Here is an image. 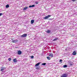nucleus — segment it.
I'll return each instance as SVG.
<instances>
[{
    "label": "nucleus",
    "instance_id": "nucleus-12",
    "mask_svg": "<svg viewBox=\"0 0 77 77\" xmlns=\"http://www.w3.org/2000/svg\"><path fill=\"white\" fill-rule=\"evenodd\" d=\"M34 22V20H32L31 21V24H33Z\"/></svg>",
    "mask_w": 77,
    "mask_h": 77
},
{
    "label": "nucleus",
    "instance_id": "nucleus-17",
    "mask_svg": "<svg viewBox=\"0 0 77 77\" xmlns=\"http://www.w3.org/2000/svg\"><path fill=\"white\" fill-rule=\"evenodd\" d=\"M9 5L8 4L6 6V8H9Z\"/></svg>",
    "mask_w": 77,
    "mask_h": 77
},
{
    "label": "nucleus",
    "instance_id": "nucleus-4",
    "mask_svg": "<svg viewBox=\"0 0 77 77\" xmlns=\"http://www.w3.org/2000/svg\"><path fill=\"white\" fill-rule=\"evenodd\" d=\"M17 54L19 55H20V54H22V52H21V51L20 50L18 51H17Z\"/></svg>",
    "mask_w": 77,
    "mask_h": 77
},
{
    "label": "nucleus",
    "instance_id": "nucleus-7",
    "mask_svg": "<svg viewBox=\"0 0 77 77\" xmlns=\"http://www.w3.org/2000/svg\"><path fill=\"white\" fill-rule=\"evenodd\" d=\"M13 61L14 63H17V59H16V58L14 59Z\"/></svg>",
    "mask_w": 77,
    "mask_h": 77
},
{
    "label": "nucleus",
    "instance_id": "nucleus-5",
    "mask_svg": "<svg viewBox=\"0 0 77 77\" xmlns=\"http://www.w3.org/2000/svg\"><path fill=\"white\" fill-rule=\"evenodd\" d=\"M18 40H14L12 41V42L13 43H16V42H18Z\"/></svg>",
    "mask_w": 77,
    "mask_h": 77
},
{
    "label": "nucleus",
    "instance_id": "nucleus-1",
    "mask_svg": "<svg viewBox=\"0 0 77 77\" xmlns=\"http://www.w3.org/2000/svg\"><path fill=\"white\" fill-rule=\"evenodd\" d=\"M50 17H51V15H48L47 16H46L45 17H44L43 19L44 20H47V19L49 18H50Z\"/></svg>",
    "mask_w": 77,
    "mask_h": 77
},
{
    "label": "nucleus",
    "instance_id": "nucleus-22",
    "mask_svg": "<svg viewBox=\"0 0 77 77\" xmlns=\"http://www.w3.org/2000/svg\"><path fill=\"white\" fill-rule=\"evenodd\" d=\"M62 62V59H60V62Z\"/></svg>",
    "mask_w": 77,
    "mask_h": 77
},
{
    "label": "nucleus",
    "instance_id": "nucleus-18",
    "mask_svg": "<svg viewBox=\"0 0 77 77\" xmlns=\"http://www.w3.org/2000/svg\"><path fill=\"white\" fill-rule=\"evenodd\" d=\"M63 68H66L67 66L66 65H64L63 66Z\"/></svg>",
    "mask_w": 77,
    "mask_h": 77
},
{
    "label": "nucleus",
    "instance_id": "nucleus-15",
    "mask_svg": "<svg viewBox=\"0 0 77 77\" xmlns=\"http://www.w3.org/2000/svg\"><path fill=\"white\" fill-rule=\"evenodd\" d=\"M39 64H40V63H38L35 64V66H39Z\"/></svg>",
    "mask_w": 77,
    "mask_h": 77
},
{
    "label": "nucleus",
    "instance_id": "nucleus-26",
    "mask_svg": "<svg viewBox=\"0 0 77 77\" xmlns=\"http://www.w3.org/2000/svg\"><path fill=\"white\" fill-rule=\"evenodd\" d=\"M2 15V13H0V16Z\"/></svg>",
    "mask_w": 77,
    "mask_h": 77
},
{
    "label": "nucleus",
    "instance_id": "nucleus-14",
    "mask_svg": "<svg viewBox=\"0 0 77 77\" xmlns=\"http://www.w3.org/2000/svg\"><path fill=\"white\" fill-rule=\"evenodd\" d=\"M35 5H29V8H32L33 7H35Z\"/></svg>",
    "mask_w": 77,
    "mask_h": 77
},
{
    "label": "nucleus",
    "instance_id": "nucleus-13",
    "mask_svg": "<svg viewBox=\"0 0 77 77\" xmlns=\"http://www.w3.org/2000/svg\"><path fill=\"white\" fill-rule=\"evenodd\" d=\"M57 39H58V38H57V37H56L55 38L54 40H53V41H57Z\"/></svg>",
    "mask_w": 77,
    "mask_h": 77
},
{
    "label": "nucleus",
    "instance_id": "nucleus-27",
    "mask_svg": "<svg viewBox=\"0 0 77 77\" xmlns=\"http://www.w3.org/2000/svg\"><path fill=\"white\" fill-rule=\"evenodd\" d=\"M36 4H38V2H36Z\"/></svg>",
    "mask_w": 77,
    "mask_h": 77
},
{
    "label": "nucleus",
    "instance_id": "nucleus-23",
    "mask_svg": "<svg viewBox=\"0 0 77 77\" xmlns=\"http://www.w3.org/2000/svg\"><path fill=\"white\" fill-rule=\"evenodd\" d=\"M36 69H39V67H37Z\"/></svg>",
    "mask_w": 77,
    "mask_h": 77
},
{
    "label": "nucleus",
    "instance_id": "nucleus-3",
    "mask_svg": "<svg viewBox=\"0 0 77 77\" xmlns=\"http://www.w3.org/2000/svg\"><path fill=\"white\" fill-rule=\"evenodd\" d=\"M27 34H24L23 35H21V38H25V37H26V36H27Z\"/></svg>",
    "mask_w": 77,
    "mask_h": 77
},
{
    "label": "nucleus",
    "instance_id": "nucleus-20",
    "mask_svg": "<svg viewBox=\"0 0 77 77\" xmlns=\"http://www.w3.org/2000/svg\"><path fill=\"white\" fill-rule=\"evenodd\" d=\"M8 61H11V58H9L8 59Z\"/></svg>",
    "mask_w": 77,
    "mask_h": 77
},
{
    "label": "nucleus",
    "instance_id": "nucleus-24",
    "mask_svg": "<svg viewBox=\"0 0 77 77\" xmlns=\"http://www.w3.org/2000/svg\"><path fill=\"white\" fill-rule=\"evenodd\" d=\"M72 2H75L76 1V0H72Z\"/></svg>",
    "mask_w": 77,
    "mask_h": 77
},
{
    "label": "nucleus",
    "instance_id": "nucleus-11",
    "mask_svg": "<svg viewBox=\"0 0 77 77\" xmlns=\"http://www.w3.org/2000/svg\"><path fill=\"white\" fill-rule=\"evenodd\" d=\"M49 56H50L51 57H53V54L52 53L50 54H49Z\"/></svg>",
    "mask_w": 77,
    "mask_h": 77
},
{
    "label": "nucleus",
    "instance_id": "nucleus-16",
    "mask_svg": "<svg viewBox=\"0 0 77 77\" xmlns=\"http://www.w3.org/2000/svg\"><path fill=\"white\" fill-rule=\"evenodd\" d=\"M47 58L49 60H51V58H50V57H47Z\"/></svg>",
    "mask_w": 77,
    "mask_h": 77
},
{
    "label": "nucleus",
    "instance_id": "nucleus-6",
    "mask_svg": "<svg viewBox=\"0 0 77 77\" xmlns=\"http://www.w3.org/2000/svg\"><path fill=\"white\" fill-rule=\"evenodd\" d=\"M76 54H77V52L76 51H74L72 53V55H76Z\"/></svg>",
    "mask_w": 77,
    "mask_h": 77
},
{
    "label": "nucleus",
    "instance_id": "nucleus-21",
    "mask_svg": "<svg viewBox=\"0 0 77 77\" xmlns=\"http://www.w3.org/2000/svg\"><path fill=\"white\" fill-rule=\"evenodd\" d=\"M31 58H32V59H33V58H34V57H33V56H31Z\"/></svg>",
    "mask_w": 77,
    "mask_h": 77
},
{
    "label": "nucleus",
    "instance_id": "nucleus-2",
    "mask_svg": "<svg viewBox=\"0 0 77 77\" xmlns=\"http://www.w3.org/2000/svg\"><path fill=\"white\" fill-rule=\"evenodd\" d=\"M68 76V75L66 73H65L62 74V75L60 77H67Z\"/></svg>",
    "mask_w": 77,
    "mask_h": 77
},
{
    "label": "nucleus",
    "instance_id": "nucleus-8",
    "mask_svg": "<svg viewBox=\"0 0 77 77\" xmlns=\"http://www.w3.org/2000/svg\"><path fill=\"white\" fill-rule=\"evenodd\" d=\"M1 68L2 69H1V71H2V72H3V70H4L5 69H6V68L4 67H2Z\"/></svg>",
    "mask_w": 77,
    "mask_h": 77
},
{
    "label": "nucleus",
    "instance_id": "nucleus-9",
    "mask_svg": "<svg viewBox=\"0 0 77 77\" xmlns=\"http://www.w3.org/2000/svg\"><path fill=\"white\" fill-rule=\"evenodd\" d=\"M46 33H50L51 32V30H47L46 32Z\"/></svg>",
    "mask_w": 77,
    "mask_h": 77
},
{
    "label": "nucleus",
    "instance_id": "nucleus-25",
    "mask_svg": "<svg viewBox=\"0 0 77 77\" xmlns=\"http://www.w3.org/2000/svg\"><path fill=\"white\" fill-rule=\"evenodd\" d=\"M69 65L70 66H72V64L71 63V64H70V65Z\"/></svg>",
    "mask_w": 77,
    "mask_h": 77
},
{
    "label": "nucleus",
    "instance_id": "nucleus-10",
    "mask_svg": "<svg viewBox=\"0 0 77 77\" xmlns=\"http://www.w3.org/2000/svg\"><path fill=\"white\" fill-rule=\"evenodd\" d=\"M28 8H29V7H26L23 8V10H24V11H26V9H27Z\"/></svg>",
    "mask_w": 77,
    "mask_h": 77
},
{
    "label": "nucleus",
    "instance_id": "nucleus-19",
    "mask_svg": "<svg viewBox=\"0 0 77 77\" xmlns=\"http://www.w3.org/2000/svg\"><path fill=\"white\" fill-rule=\"evenodd\" d=\"M42 65H46V63H42Z\"/></svg>",
    "mask_w": 77,
    "mask_h": 77
}]
</instances>
